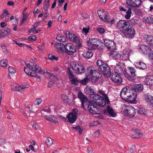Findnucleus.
I'll return each instance as SVG.
<instances>
[{
	"instance_id": "nucleus-18",
	"label": "nucleus",
	"mask_w": 153,
	"mask_h": 153,
	"mask_svg": "<svg viewBox=\"0 0 153 153\" xmlns=\"http://www.w3.org/2000/svg\"><path fill=\"white\" fill-rule=\"evenodd\" d=\"M133 91L131 90V95L127 98L126 101L130 103H137L136 99L137 97L136 94L135 93H133Z\"/></svg>"
},
{
	"instance_id": "nucleus-62",
	"label": "nucleus",
	"mask_w": 153,
	"mask_h": 153,
	"mask_svg": "<svg viewBox=\"0 0 153 153\" xmlns=\"http://www.w3.org/2000/svg\"><path fill=\"white\" fill-rule=\"evenodd\" d=\"M90 28L88 27V28L83 27L82 30V31L83 33L84 32L85 34H86L89 32Z\"/></svg>"
},
{
	"instance_id": "nucleus-1",
	"label": "nucleus",
	"mask_w": 153,
	"mask_h": 153,
	"mask_svg": "<svg viewBox=\"0 0 153 153\" xmlns=\"http://www.w3.org/2000/svg\"><path fill=\"white\" fill-rule=\"evenodd\" d=\"M25 64L27 67H24L25 72L30 76L35 77L40 80L41 77L37 74L40 73L42 71V69L41 68L32 62L30 63H26Z\"/></svg>"
},
{
	"instance_id": "nucleus-20",
	"label": "nucleus",
	"mask_w": 153,
	"mask_h": 153,
	"mask_svg": "<svg viewBox=\"0 0 153 153\" xmlns=\"http://www.w3.org/2000/svg\"><path fill=\"white\" fill-rule=\"evenodd\" d=\"M141 50L144 54L147 55L148 52L151 51L152 49L151 48L145 45H141L139 48Z\"/></svg>"
},
{
	"instance_id": "nucleus-25",
	"label": "nucleus",
	"mask_w": 153,
	"mask_h": 153,
	"mask_svg": "<svg viewBox=\"0 0 153 153\" xmlns=\"http://www.w3.org/2000/svg\"><path fill=\"white\" fill-rule=\"evenodd\" d=\"M102 100H101V103H102V105H101L100 106L105 108L106 104H108L110 103V101L108 97L106 95H105L104 98L102 97Z\"/></svg>"
},
{
	"instance_id": "nucleus-33",
	"label": "nucleus",
	"mask_w": 153,
	"mask_h": 153,
	"mask_svg": "<svg viewBox=\"0 0 153 153\" xmlns=\"http://www.w3.org/2000/svg\"><path fill=\"white\" fill-rule=\"evenodd\" d=\"M133 88L135 92H139L143 89V86L141 84H135Z\"/></svg>"
},
{
	"instance_id": "nucleus-34",
	"label": "nucleus",
	"mask_w": 153,
	"mask_h": 153,
	"mask_svg": "<svg viewBox=\"0 0 153 153\" xmlns=\"http://www.w3.org/2000/svg\"><path fill=\"white\" fill-rule=\"evenodd\" d=\"M135 66L138 68L142 69H145L146 68V65L142 62H137L136 63Z\"/></svg>"
},
{
	"instance_id": "nucleus-22",
	"label": "nucleus",
	"mask_w": 153,
	"mask_h": 153,
	"mask_svg": "<svg viewBox=\"0 0 153 153\" xmlns=\"http://www.w3.org/2000/svg\"><path fill=\"white\" fill-rule=\"evenodd\" d=\"M45 117L48 121H51L54 123L59 124V121L55 117L54 115L50 116L45 115Z\"/></svg>"
},
{
	"instance_id": "nucleus-54",
	"label": "nucleus",
	"mask_w": 153,
	"mask_h": 153,
	"mask_svg": "<svg viewBox=\"0 0 153 153\" xmlns=\"http://www.w3.org/2000/svg\"><path fill=\"white\" fill-rule=\"evenodd\" d=\"M27 18V16L23 15L22 18L21 20L20 23V26H21L24 23V21L26 20V19Z\"/></svg>"
},
{
	"instance_id": "nucleus-23",
	"label": "nucleus",
	"mask_w": 153,
	"mask_h": 153,
	"mask_svg": "<svg viewBox=\"0 0 153 153\" xmlns=\"http://www.w3.org/2000/svg\"><path fill=\"white\" fill-rule=\"evenodd\" d=\"M78 97L80 99L81 103L83 106L84 102L85 101L87 102L88 101V99L81 92H79L78 93Z\"/></svg>"
},
{
	"instance_id": "nucleus-5",
	"label": "nucleus",
	"mask_w": 153,
	"mask_h": 153,
	"mask_svg": "<svg viewBox=\"0 0 153 153\" xmlns=\"http://www.w3.org/2000/svg\"><path fill=\"white\" fill-rule=\"evenodd\" d=\"M122 34L126 38H132L135 33V31L132 26L130 25L128 27H127L122 32Z\"/></svg>"
},
{
	"instance_id": "nucleus-40",
	"label": "nucleus",
	"mask_w": 153,
	"mask_h": 153,
	"mask_svg": "<svg viewBox=\"0 0 153 153\" xmlns=\"http://www.w3.org/2000/svg\"><path fill=\"white\" fill-rule=\"evenodd\" d=\"M106 13L105 11L103 10H98L97 11V14L99 17L102 19H103V18L102 16H103L104 14Z\"/></svg>"
},
{
	"instance_id": "nucleus-39",
	"label": "nucleus",
	"mask_w": 153,
	"mask_h": 153,
	"mask_svg": "<svg viewBox=\"0 0 153 153\" xmlns=\"http://www.w3.org/2000/svg\"><path fill=\"white\" fill-rule=\"evenodd\" d=\"M128 21L130 23V24L132 25H135L139 24L140 22L139 21L136 19H135V18H133L130 19Z\"/></svg>"
},
{
	"instance_id": "nucleus-59",
	"label": "nucleus",
	"mask_w": 153,
	"mask_h": 153,
	"mask_svg": "<svg viewBox=\"0 0 153 153\" xmlns=\"http://www.w3.org/2000/svg\"><path fill=\"white\" fill-rule=\"evenodd\" d=\"M9 72L12 74H13L15 73L16 71L13 68L11 67L10 66L8 68Z\"/></svg>"
},
{
	"instance_id": "nucleus-19",
	"label": "nucleus",
	"mask_w": 153,
	"mask_h": 153,
	"mask_svg": "<svg viewBox=\"0 0 153 153\" xmlns=\"http://www.w3.org/2000/svg\"><path fill=\"white\" fill-rule=\"evenodd\" d=\"M107 113L112 117H114L116 115L112 108L109 105L107 106L106 110L105 109L103 111L104 114H107Z\"/></svg>"
},
{
	"instance_id": "nucleus-29",
	"label": "nucleus",
	"mask_w": 153,
	"mask_h": 153,
	"mask_svg": "<svg viewBox=\"0 0 153 153\" xmlns=\"http://www.w3.org/2000/svg\"><path fill=\"white\" fill-rule=\"evenodd\" d=\"M145 99L149 105L153 107V97L151 95H145Z\"/></svg>"
},
{
	"instance_id": "nucleus-10",
	"label": "nucleus",
	"mask_w": 153,
	"mask_h": 153,
	"mask_svg": "<svg viewBox=\"0 0 153 153\" xmlns=\"http://www.w3.org/2000/svg\"><path fill=\"white\" fill-rule=\"evenodd\" d=\"M130 23L128 21L120 20L117 23V26L118 28L122 30H124L130 25Z\"/></svg>"
},
{
	"instance_id": "nucleus-2",
	"label": "nucleus",
	"mask_w": 153,
	"mask_h": 153,
	"mask_svg": "<svg viewBox=\"0 0 153 153\" xmlns=\"http://www.w3.org/2000/svg\"><path fill=\"white\" fill-rule=\"evenodd\" d=\"M98 69L104 76H107L111 74V70L108 65L102 61L98 60L97 62Z\"/></svg>"
},
{
	"instance_id": "nucleus-48",
	"label": "nucleus",
	"mask_w": 153,
	"mask_h": 153,
	"mask_svg": "<svg viewBox=\"0 0 153 153\" xmlns=\"http://www.w3.org/2000/svg\"><path fill=\"white\" fill-rule=\"evenodd\" d=\"M50 7L49 4V1L46 0V1H45L43 5L44 9L46 11L48 10V8Z\"/></svg>"
},
{
	"instance_id": "nucleus-61",
	"label": "nucleus",
	"mask_w": 153,
	"mask_h": 153,
	"mask_svg": "<svg viewBox=\"0 0 153 153\" xmlns=\"http://www.w3.org/2000/svg\"><path fill=\"white\" fill-rule=\"evenodd\" d=\"M42 100L41 98L36 99L35 101V103L38 105H39L42 102Z\"/></svg>"
},
{
	"instance_id": "nucleus-49",
	"label": "nucleus",
	"mask_w": 153,
	"mask_h": 153,
	"mask_svg": "<svg viewBox=\"0 0 153 153\" xmlns=\"http://www.w3.org/2000/svg\"><path fill=\"white\" fill-rule=\"evenodd\" d=\"M103 17V18L102 20L104 21L107 22H109V21H110L111 17L109 15H108L107 14H106V13L104 14V15Z\"/></svg>"
},
{
	"instance_id": "nucleus-38",
	"label": "nucleus",
	"mask_w": 153,
	"mask_h": 153,
	"mask_svg": "<svg viewBox=\"0 0 153 153\" xmlns=\"http://www.w3.org/2000/svg\"><path fill=\"white\" fill-rule=\"evenodd\" d=\"M62 100L67 104H69L71 102V100L68 98V97L65 94H63L61 96Z\"/></svg>"
},
{
	"instance_id": "nucleus-13",
	"label": "nucleus",
	"mask_w": 153,
	"mask_h": 153,
	"mask_svg": "<svg viewBox=\"0 0 153 153\" xmlns=\"http://www.w3.org/2000/svg\"><path fill=\"white\" fill-rule=\"evenodd\" d=\"M142 1L141 0H126V3L128 6L137 8L141 5Z\"/></svg>"
},
{
	"instance_id": "nucleus-17",
	"label": "nucleus",
	"mask_w": 153,
	"mask_h": 153,
	"mask_svg": "<svg viewBox=\"0 0 153 153\" xmlns=\"http://www.w3.org/2000/svg\"><path fill=\"white\" fill-rule=\"evenodd\" d=\"M111 80L114 82L121 83L123 80L121 76L117 73H114L111 77Z\"/></svg>"
},
{
	"instance_id": "nucleus-12",
	"label": "nucleus",
	"mask_w": 153,
	"mask_h": 153,
	"mask_svg": "<svg viewBox=\"0 0 153 153\" xmlns=\"http://www.w3.org/2000/svg\"><path fill=\"white\" fill-rule=\"evenodd\" d=\"M131 91L128 89L127 87H125L121 91L120 93V97L126 101L127 98L131 95Z\"/></svg>"
},
{
	"instance_id": "nucleus-63",
	"label": "nucleus",
	"mask_w": 153,
	"mask_h": 153,
	"mask_svg": "<svg viewBox=\"0 0 153 153\" xmlns=\"http://www.w3.org/2000/svg\"><path fill=\"white\" fill-rule=\"evenodd\" d=\"M147 55L150 59H153V52L152 50L151 51L148 52Z\"/></svg>"
},
{
	"instance_id": "nucleus-7",
	"label": "nucleus",
	"mask_w": 153,
	"mask_h": 153,
	"mask_svg": "<svg viewBox=\"0 0 153 153\" xmlns=\"http://www.w3.org/2000/svg\"><path fill=\"white\" fill-rule=\"evenodd\" d=\"M65 53L69 55L75 53L76 47L74 45L71 43H67L65 45Z\"/></svg>"
},
{
	"instance_id": "nucleus-35",
	"label": "nucleus",
	"mask_w": 153,
	"mask_h": 153,
	"mask_svg": "<svg viewBox=\"0 0 153 153\" xmlns=\"http://www.w3.org/2000/svg\"><path fill=\"white\" fill-rule=\"evenodd\" d=\"M124 72L125 76L129 80L131 81V82H134L135 79H136L134 75L131 76L127 73L126 70L125 69L124 70Z\"/></svg>"
},
{
	"instance_id": "nucleus-45",
	"label": "nucleus",
	"mask_w": 153,
	"mask_h": 153,
	"mask_svg": "<svg viewBox=\"0 0 153 153\" xmlns=\"http://www.w3.org/2000/svg\"><path fill=\"white\" fill-rule=\"evenodd\" d=\"M71 128L72 129H74L76 130V131H78L79 132L80 135H81L82 133V131L83 130V128L79 125L76 127H71Z\"/></svg>"
},
{
	"instance_id": "nucleus-36",
	"label": "nucleus",
	"mask_w": 153,
	"mask_h": 153,
	"mask_svg": "<svg viewBox=\"0 0 153 153\" xmlns=\"http://www.w3.org/2000/svg\"><path fill=\"white\" fill-rule=\"evenodd\" d=\"M11 31V30L10 28L6 27L4 29H2L1 30V34L3 35V36H4L5 35L9 34Z\"/></svg>"
},
{
	"instance_id": "nucleus-37",
	"label": "nucleus",
	"mask_w": 153,
	"mask_h": 153,
	"mask_svg": "<svg viewBox=\"0 0 153 153\" xmlns=\"http://www.w3.org/2000/svg\"><path fill=\"white\" fill-rule=\"evenodd\" d=\"M82 55L85 58L89 59L93 56V53L91 51H87L84 52Z\"/></svg>"
},
{
	"instance_id": "nucleus-58",
	"label": "nucleus",
	"mask_w": 153,
	"mask_h": 153,
	"mask_svg": "<svg viewBox=\"0 0 153 153\" xmlns=\"http://www.w3.org/2000/svg\"><path fill=\"white\" fill-rule=\"evenodd\" d=\"M18 91L19 92H21L22 90L26 88V86L25 85H22V86H19L18 85Z\"/></svg>"
},
{
	"instance_id": "nucleus-16",
	"label": "nucleus",
	"mask_w": 153,
	"mask_h": 153,
	"mask_svg": "<svg viewBox=\"0 0 153 153\" xmlns=\"http://www.w3.org/2000/svg\"><path fill=\"white\" fill-rule=\"evenodd\" d=\"M104 42L105 45L108 49H114L116 48L115 45L113 41L105 39H104Z\"/></svg>"
},
{
	"instance_id": "nucleus-9",
	"label": "nucleus",
	"mask_w": 153,
	"mask_h": 153,
	"mask_svg": "<svg viewBox=\"0 0 153 153\" xmlns=\"http://www.w3.org/2000/svg\"><path fill=\"white\" fill-rule=\"evenodd\" d=\"M67 73L68 74L70 81L72 84L77 85L79 83V80L77 78H74V75L70 68H67Z\"/></svg>"
},
{
	"instance_id": "nucleus-11",
	"label": "nucleus",
	"mask_w": 153,
	"mask_h": 153,
	"mask_svg": "<svg viewBox=\"0 0 153 153\" xmlns=\"http://www.w3.org/2000/svg\"><path fill=\"white\" fill-rule=\"evenodd\" d=\"M101 41L97 38H91L89 39L88 41L87 44L88 46L91 47L92 48L95 49L99 46V42Z\"/></svg>"
},
{
	"instance_id": "nucleus-43",
	"label": "nucleus",
	"mask_w": 153,
	"mask_h": 153,
	"mask_svg": "<svg viewBox=\"0 0 153 153\" xmlns=\"http://www.w3.org/2000/svg\"><path fill=\"white\" fill-rule=\"evenodd\" d=\"M57 39L60 42H64L66 41V39L65 37L61 35H59L56 37Z\"/></svg>"
},
{
	"instance_id": "nucleus-64",
	"label": "nucleus",
	"mask_w": 153,
	"mask_h": 153,
	"mask_svg": "<svg viewBox=\"0 0 153 153\" xmlns=\"http://www.w3.org/2000/svg\"><path fill=\"white\" fill-rule=\"evenodd\" d=\"M93 151V149L92 147L91 146H88L87 148L88 153H92Z\"/></svg>"
},
{
	"instance_id": "nucleus-15",
	"label": "nucleus",
	"mask_w": 153,
	"mask_h": 153,
	"mask_svg": "<svg viewBox=\"0 0 153 153\" xmlns=\"http://www.w3.org/2000/svg\"><path fill=\"white\" fill-rule=\"evenodd\" d=\"M91 97H92V100L93 102L95 103L97 105L99 106L102 105V103H101V100H102V97L100 95L97 94H91Z\"/></svg>"
},
{
	"instance_id": "nucleus-51",
	"label": "nucleus",
	"mask_w": 153,
	"mask_h": 153,
	"mask_svg": "<svg viewBox=\"0 0 153 153\" xmlns=\"http://www.w3.org/2000/svg\"><path fill=\"white\" fill-rule=\"evenodd\" d=\"M128 71L132 75L135 76L136 75L135 69L133 67H128Z\"/></svg>"
},
{
	"instance_id": "nucleus-52",
	"label": "nucleus",
	"mask_w": 153,
	"mask_h": 153,
	"mask_svg": "<svg viewBox=\"0 0 153 153\" xmlns=\"http://www.w3.org/2000/svg\"><path fill=\"white\" fill-rule=\"evenodd\" d=\"M146 112L145 110L143 108H139L137 110V113L139 114H144Z\"/></svg>"
},
{
	"instance_id": "nucleus-14",
	"label": "nucleus",
	"mask_w": 153,
	"mask_h": 153,
	"mask_svg": "<svg viewBox=\"0 0 153 153\" xmlns=\"http://www.w3.org/2000/svg\"><path fill=\"white\" fill-rule=\"evenodd\" d=\"M65 34L66 38L71 41L76 43L79 42V39L78 37L74 34H72L68 31L65 32Z\"/></svg>"
},
{
	"instance_id": "nucleus-3",
	"label": "nucleus",
	"mask_w": 153,
	"mask_h": 153,
	"mask_svg": "<svg viewBox=\"0 0 153 153\" xmlns=\"http://www.w3.org/2000/svg\"><path fill=\"white\" fill-rule=\"evenodd\" d=\"M71 68L76 73L81 74L85 72V67L80 63L73 62L71 63Z\"/></svg>"
},
{
	"instance_id": "nucleus-53",
	"label": "nucleus",
	"mask_w": 153,
	"mask_h": 153,
	"mask_svg": "<svg viewBox=\"0 0 153 153\" xmlns=\"http://www.w3.org/2000/svg\"><path fill=\"white\" fill-rule=\"evenodd\" d=\"M89 80L87 78H85L82 80H79V83L83 85L86 84L88 83Z\"/></svg>"
},
{
	"instance_id": "nucleus-31",
	"label": "nucleus",
	"mask_w": 153,
	"mask_h": 153,
	"mask_svg": "<svg viewBox=\"0 0 153 153\" xmlns=\"http://www.w3.org/2000/svg\"><path fill=\"white\" fill-rule=\"evenodd\" d=\"M68 122L71 123H73L76 120L77 117L71 114H69L67 116Z\"/></svg>"
},
{
	"instance_id": "nucleus-47",
	"label": "nucleus",
	"mask_w": 153,
	"mask_h": 153,
	"mask_svg": "<svg viewBox=\"0 0 153 153\" xmlns=\"http://www.w3.org/2000/svg\"><path fill=\"white\" fill-rule=\"evenodd\" d=\"M7 62L8 61L7 59H3L0 61V66L2 67L6 66Z\"/></svg>"
},
{
	"instance_id": "nucleus-46",
	"label": "nucleus",
	"mask_w": 153,
	"mask_h": 153,
	"mask_svg": "<svg viewBox=\"0 0 153 153\" xmlns=\"http://www.w3.org/2000/svg\"><path fill=\"white\" fill-rule=\"evenodd\" d=\"M88 101H87V102H86L85 101L84 102V105L83 106H82V108H83L84 110L86 109L85 108V107H86L87 108H88V105H90L92 103V102L90 101L88 99Z\"/></svg>"
},
{
	"instance_id": "nucleus-26",
	"label": "nucleus",
	"mask_w": 153,
	"mask_h": 153,
	"mask_svg": "<svg viewBox=\"0 0 153 153\" xmlns=\"http://www.w3.org/2000/svg\"><path fill=\"white\" fill-rule=\"evenodd\" d=\"M109 56L115 58L117 60L119 59L120 58V55L119 53L114 51H111L109 53Z\"/></svg>"
},
{
	"instance_id": "nucleus-60",
	"label": "nucleus",
	"mask_w": 153,
	"mask_h": 153,
	"mask_svg": "<svg viewBox=\"0 0 153 153\" xmlns=\"http://www.w3.org/2000/svg\"><path fill=\"white\" fill-rule=\"evenodd\" d=\"M97 30L100 33H103L105 31V30L102 28L99 27L97 28Z\"/></svg>"
},
{
	"instance_id": "nucleus-41",
	"label": "nucleus",
	"mask_w": 153,
	"mask_h": 153,
	"mask_svg": "<svg viewBox=\"0 0 153 153\" xmlns=\"http://www.w3.org/2000/svg\"><path fill=\"white\" fill-rule=\"evenodd\" d=\"M85 93L89 95H91L93 93L94 90L91 87H88L85 90Z\"/></svg>"
},
{
	"instance_id": "nucleus-56",
	"label": "nucleus",
	"mask_w": 153,
	"mask_h": 153,
	"mask_svg": "<svg viewBox=\"0 0 153 153\" xmlns=\"http://www.w3.org/2000/svg\"><path fill=\"white\" fill-rule=\"evenodd\" d=\"M129 153H135L136 152V147L135 146H132L130 148Z\"/></svg>"
},
{
	"instance_id": "nucleus-8",
	"label": "nucleus",
	"mask_w": 153,
	"mask_h": 153,
	"mask_svg": "<svg viewBox=\"0 0 153 153\" xmlns=\"http://www.w3.org/2000/svg\"><path fill=\"white\" fill-rule=\"evenodd\" d=\"M87 109L89 113L93 114H99L101 112L99 106L92 102L90 105H88Z\"/></svg>"
},
{
	"instance_id": "nucleus-28",
	"label": "nucleus",
	"mask_w": 153,
	"mask_h": 153,
	"mask_svg": "<svg viewBox=\"0 0 153 153\" xmlns=\"http://www.w3.org/2000/svg\"><path fill=\"white\" fill-rule=\"evenodd\" d=\"M114 71L115 72L114 73H117L120 74H122L123 73L124 74V71H123L121 66L119 64H117L115 66Z\"/></svg>"
},
{
	"instance_id": "nucleus-21",
	"label": "nucleus",
	"mask_w": 153,
	"mask_h": 153,
	"mask_svg": "<svg viewBox=\"0 0 153 153\" xmlns=\"http://www.w3.org/2000/svg\"><path fill=\"white\" fill-rule=\"evenodd\" d=\"M153 79V76L147 75L146 76L144 81V84L147 85L152 86V80Z\"/></svg>"
},
{
	"instance_id": "nucleus-30",
	"label": "nucleus",
	"mask_w": 153,
	"mask_h": 153,
	"mask_svg": "<svg viewBox=\"0 0 153 153\" xmlns=\"http://www.w3.org/2000/svg\"><path fill=\"white\" fill-rule=\"evenodd\" d=\"M130 52L129 51H124L122 54L120 55V58L123 60H126L128 59L129 57Z\"/></svg>"
},
{
	"instance_id": "nucleus-44",
	"label": "nucleus",
	"mask_w": 153,
	"mask_h": 153,
	"mask_svg": "<svg viewBox=\"0 0 153 153\" xmlns=\"http://www.w3.org/2000/svg\"><path fill=\"white\" fill-rule=\"evenodd\" d=\"M126 12V14L125 15V18L127 19H129L131 14V9L129 8L128 10Z\"/></svg>"
},
{
	"instance_id": "nucleus-55",
	"label": "nucleus",
	"mask_w": 153,
	"mask_h": 153,
	"mask_svg": "<svg viewBox=\"0 0 153 153\" xmlns=\"http://www.w3.org/2000/svg\"><path fill=\"white\" fill-rule=\"evenodd\" d=\"M48 58L52 60H55L56 61H57L58 60V57H56L54 55H52L51 54H49L48 55Z\"/></svg>"
},
{
	"instance_id": "nucleus-4",
	"label": "nucleus",
	"mask_w": 153,
	"mask_h": 153,
	"mask_svg": "<svg viewBox=\"0 0 153 153\" xmlns=\"http://www.w3.org/2000/svg\"><path fill=\"white\" fill-rule=\"evenodd\" d=\"M92 67L88 68V73H89L91 76L92 82H95L101 77V72L100 73L98 71L93 70Z\"/></svg>"
},
{
	"instance_id": "nucleus-6",
	"label": "nucleus",
	"mask_w": 153,
	"mask_h": 153,
	"mask_svg": "<svg viewBox=\"0 0 153 153\" xmlns=\"http://www.w3.org/2000/svg\"><path fill=\"white\" fill-rule=\"evenodd\" d=\"M123 112L125 115L130 117H134L135 114V109L129 105L125 107Z\"/></svg>"
},
{
	"instance_id": "nucleus-50",
	"label": "nucleus",
	"mask_w": 153,
	"mask_h": 153,
	"mask_svg": "<svg viewBox=\"0 0 153 153\" xmlns=\"http://www.w3.org/2000/svg\"><path fill=\"white\" fill-rule=\"evenodd\" d=\"M78 111H79L78 109L75 108L73 109L72 112L70 113L69 114H71L77 117Z\"/></svg>"
},
{
	"instance_id": "nucleus-27",
	"label": "nucleus",
	"mask_w": 153,
	"mask_h": 153,
	"mask_svg": "<svg viewBox=\"0 0 153 153\" xmlns=\"http://www.w3.org/2000/svg\"><path fill=\"white\" fill-rule=\"evenodd\" d=\"M144 40L150 46H153V36H152L147 35L145 37Z\"/></svg>"
},
{
	"instance_id": "nucleus-57",
	"label": "nucleus",
	"mask_w": 153,
	"mask_h": 153,
	"mask_svg": "<svg viewBox=\"0 0 153 153\" xmlns=\"http://www.w3.org/2000/svg\"><path fill=\"white\" fill-rule=\"evenodd\" d=\"M36 37L35 35H33L32 36H29L28 38V40L31 41L36 40Z\"/></svg>"
},
{
	"instance_id": "nucleus-42",
	"label": "nucleus",
	"mask_w": 153,
	"mask_h": 153,
	"mask_svg": "<svg viewBox=\"0 0 153 153\" xmlns=\"http://www.w3.org/2000/svg\"><path fill=\"white\" fill-rule=\"evenodd\" d=\"M45 143L47 144V146L49 147L53 144V140L51 138L48 137Z\"/></svg>"
},
{
	"instance_id": "nucleus-32",
	"label": "nucleus",
	"mask_w": 153,
	"mask_h": 153,
	"mask_svg": "<svg viewBox=\"0 0 153 153\" xmlns=\"http://www.w3.org/2000/svg\"><path fill=\"white\" fill-rule=\"evenodd\" d=\"M65 45L63 44L60 43H56L55 44V47L57 50L58 51H62L65 49Z\"/></svg>"
},
{
	"instance_id": "nucleus-24",
	"label": "nucleus",
	"mask_w": 153,
	"mask_h": 153,
	"mask_svg": "<svg viewBox=\"0 0 153 153\" xmlns=\"http://www.w3.org/2000/svg\"><path fill=\"white\" fill-rule=\"evenodd\" d=\"M132 130L135 134V136L132 135L131 136V137L133 138H138L142 136V134L141 131L139 130H138L137 128H132Z\"/></svg>"
}]
</instances>
